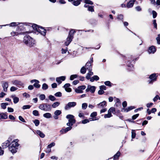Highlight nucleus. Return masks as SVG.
<instances>
[{
  "label": "nucleus",
  "mask_w": 160,
  "mask_h": 160,
  "mask_svg": "<svg viewBox=\"0 0 160 160\" xmlns=\"http://www.w3.org/2000/svg\"><path fill=\"white\" fill-rule=\"evenodd\" d=\"M66 118L68 119V122L67 123V125L69 127L65 128H62L60 131L61 134L66 133L68 131H70L72 128V126L76 122V120L74 118V117L73 115L68 114L66 116Z\"/></svg>",
  "instance_id": "obj_1"
},
{
  "label": "nucleus",
  "mask_w": 160,
  "mask_h": 160,
  "mask_svg": "<svg viewBox=\"0 0 160 160\" xmlns=\"http://www.w3.org/2000/svg\"><path fill=\"white\" fill-rule=\"evenodd\" d=\"M32 25V27L33 30H36L37 32H38L41 35L45 36L46 35V30L42 27H39L35 24H30Z\"/></svg>",
  "instance_id": "obj_2"
},
{
  "label": "nucleus",
  "mask_w": 160,
  "mask_h": 160,
  "mask_svg": "<svg viewBox=\"0 0 160 160\" xmlns=\"http://www.w3.org/2000/svg\"><path fill=\"white\" fill-rule=\"evenodd\" d=\"M23 42L28 46L32 47L35 44V41L34 39L28 35H26L24 37Z\"/></svg>",
  "instance_id": "obj_3"
},
{
  "label": "nucleus",
  "mask_w": 160,
  "mask_h": 160,
  "mask_svg": "<svg viewBox=\"0 0 160 160\" xmlns=\"http://www.w3.org/2000/svg\"><path fill=\"white\" fill-rule=\"evenodd\" d=\"M75 32H76L73 29L70 31L68 36L67 38V41L65 43L66 46H68L71 42L73 38V34Z\"/></svg>",
  "instance_id": "obj_4"
},
{
  "label": "nucleus",
  "mask_w": 160,
  "mask_h": 160,
  "mask_svg": "<svg viewBox=\"0 0 160 160\" xmlns=\"http://www.w3.org/2000/svg\"><path fill=\"white\" fill-rule=\"evenodd\" d=\"M39 108L42 110L45 111H49L51 110V105L47 103L41 104L39 106Z\"/></svg>",
  "instance_id": "obj_5"
},
{
  "label": "nucleus",
  "mask_w": 160,
  "mask_h": 160,
  "mask_svg": "<svg viewBox=\"0 0 160 160\" xmlns=\"http://www.w3.org/2000/svg\"><path fill=\"white\" fill-rule=\"evenodd\" d=\"M76 105V102H68L64 107V109L66 110L69 109L71 108L75 107Z\"/></svg>",
  "instance_id": "obj_6"
},
{
  "label": "nucleus",
  "mask_w": 160,
  "mask_h": 160,
  "mask_svg": "<svg viewBox=\"0 0 160 160\" xmlns=\"http://www.w3.org/2000/svg\"><path fill=\"white\" fill-rule=\"evenodd\" d=\"M149 78L150 80H149L148 81L149 83H152L154 81H156L157 79L156 74L153 73L150 76Z\"/></svg>",
  "instance_id": "obj_7"
},
{
  "label": "nucleus",
  "mask_w": 160,
  "mask_h": 160,
  "mask_svg": "<svg viewBox=\"0 0 160 160\" xmlns=\"http://www.w3.org/2000/svg\"><path fill=\"white\" fill-rule=\"evenodd\" d=\"M12 83L14 85H16L18 87L23 86V84L22 82L18 80H15L12 81Z\"/></svg>",
  "instance_id": "obj_8"
},
{
  "label": "nucleus",
  "mask_w": 160,
  "mask_h": 160,
  "mask_svg": "<svg viewBox=\"0 0 160 160\" xmlns=\"http://www.w3.org/2000/svg\"><path fill=\"white\" fill-rule=\"evenodd\" d=\"M2 86L3 88V91L7 92V89L8 87V84L7 82H3L2 83Z\"/></svg>",
  "instance_id": "obj_9"
},
{
  "label": "nucleus",
  "mask_w": 160,
  "mask_h": 160,
  "mask_svg": "<svg viewBox=\"0 0 160 160\" xmlns=\"http://www.w3.org/2000/svg\"><path fill=\"white\" fill-rule=\"evenodd\" d=\"M129 59L127 63V66L129 67L132 68L133 67V64L132 63L131 64V61H133L134 59L132 57L128 58Z\"/></svg>",
  "instance_id": "obj_10"
},
{
  "label": "nucleus",
  "mask_w": 160,
  "mask_h": 160,
  "mask_svg": "<svg viewBox=\"0 0 160 160\" xmlns=\"http://www.w3.org/2000/svg\"><path fill=\"white\" fill-rule=\"evenodd\" d=\"M135 0H130L128 3L127 5V7L128 8H130L132 7L134 5Z\"/></svg>",
  "instance_id": "obj_11"
},
{
  "label": "nucleus",
  "mask_w": 160,
  "mask_h": 160,
  "mask_svg": "<svg viewBox=\"0 0 160 160\" xmlns=\"http://www.w3.org/2000/svg\"><path fill=\"white\" fill-rule=\"evenodd\" d=\"M86 69L88 71L92 70V66L90 62H88L85 66Z\"/></svg>",
  "instance_id": "obj_12"
},
{
  "label": "nucleus",
  "mask_w": 160,
  "mask_h": 160,
  "mask_svg": "<svg viewBox=\"0 0 160 160\" xmlns=\"http://www.w3.org/2000/svg\"><path fill=\"white\" fill-rule=\"evenodd\" d=\"M135 108V107L134 106H131L126 108H122L121 110V111L127 112Z\"/></svg>",
  "instance_id": "obj_13"
},
{
  "label": "nucleus",
  "mask_w": 160,
  "mask_h": 160,
  "mask_svg": "<svg viewBox=\"0 0 160 160\" xmlns=\"http://www.w3.org/2000/svg\"><path fill=\"white\" fill-rule=\"evenodd\" d=\"M18 139L15 140L13 141L11 143V146L10 147L18 148Z\"/></svg>",
  "instance_id": "obj_14"
},
{
  "label": "nucleus",
  "mask_w": 160,
  "mask_h": 160,
  "mask_svg": "<svg viewBox=\"0 0 160 160\" xmlns=\"http://www.w3.org/2000/svg\"><path fill=\"white\" fill-rule=\"evenodd\" d=\"M10 145V142L8 140L6 141L2 144V147L3 148H6L9 146Z\"/></svg>",
  "instance_id": "obj_15"
},
{
  "label": "nucleus",
  "mask_w": 160,
  "mask_h": 160,
  "mask_svg": "<svg viewBox=\"0 0 160 160\" xmlns=\"http://www.w3.org/2000/svg\"><path fill=\"white\" fill-rule=\"evenodd\" d=\"M156 51V49L154 46H152L150 47L148 50V52L149 54L154 53Z\"/></svg>",
  "instance_id": "obj_16"
},
{
  "label": "nucleus",
  "mask_w": 160,
  "mask_h": 160,
  "mask_svg": "<svg viewBox=\"0 0 160 160\" xmlns=\"http://www.w3.org/2000/svg\"><path fill=\"white\" fill-rule=\"evenodd\" d=\"M106 102L104 101L97 105V107L99 108H102L104 106H106Z\"/></svg>",
  "instance_id": "obj_17"
},
{
  "label": "nucleus",
  "mask_w": 160,
  "mask_h": 160,
  "mask_svg": "<svg viewBox=\"0 0 160 160\" xmlns=\"http://www.w3.org/2000/svg\"><path fill=\"white\" fill-rule=\"evenodd\" d=\"M9 149L10 151L12 153H15L17 152V149L18 148L13 147H9Z\"/></svg>",
  "instance_id": "obj_18"
},
{
  "label": "nucleus",
  "mask_w": 160,
  "mask_h": 160,
  "mask_svg": "<svg viewBox=\"0 0 160 160\" xmlns=\"http://www.w3.org/2000/svg\"><path fill=\"white\" fill-rule=\"evenodd\" d=\"M11 97L13 98V102L15 104L17 103L19 101V98L17 97H15V95H12Z\"/></svg>",
  "instance_id": "obj_19"
},
{
  "label": "nucleus",
  "mask_w": 160,
  "mask_h": 160,
  "mask_svg": "<svg viewBox=\"0 0 160 160\" xmlns=\"http://www.w3.org/2000/svg\"><path fill=\"white\" fill-rule=\"evenodd\" d=\"M8 118V115L5 113H0V119H6Z\"/></svg>",
  "instance_id": "obj_20"
},
{
  "label": "nucleus",
  "mask_w": 160,
  "mask_h": 160,
  "mask_svg": "<svg viewBox=\"0 0 160 160\" xmlns=\"http://www.w3.org/2000/svg\"><path fill=\"white\" fill-rule=\"evenodd\" d=\"M99 77L97 75H94L91 78L90 81L91 82H93L94 80L98 81L99 79Z\"/></svg>",
  "instance_id": "obj_21"
},
{
  "label": "nucleus",
  "mask_w": 160,
  "mask_h": 160,
  "mask_svg": "<svg viewBox=\"0 0 160 160\" xmlns=\"http://www.w3.org/2000/svg\"><path fill=\"white\" fill-rule=\"evenodd\" d=\"M36 133L42 138H44L45 136V134L39 130H37Z\"/></svg>",
  "instance_id": "obj_22"
},
{
  "label": "nucleus",
  "mask_w": 160,
  "mask_h": 160,
  "mask_svg": "<svg viewBox=\"0 0 160 160\" xmlns=\"http://www.w3.org/2000/svg\"><path fill=\"white\" fill-rule=\"evenodd\" d=\"M93 74V72H92V70L89 71V72L87 73L86 76V78L88 79H90V77Z\"/></svg>",
  "instance_id": "obj_23"
},
{
  "label": "nucleus",
  "mask_w": 160,
  "mask_h": 160,
  "mask_svg": "<svg viewBox=\"0 0 160 160\" xmlns=\"http://www.w3.org/2000/svg\"><path fill=\"white\" fill-rule=\"evenodd\" d=\"M89 91L92 93H94L96 89L95 87L94 86H91L90 85H89Z\"/></svg>",
  "instance_id": "obj_24"
},
{
  "label": "nucleus",
  "mask_w": 160,
  "mask_h": 160,
  "mask_svg": "<svg viewBox=\"0 0 160 160\" xmlns=\"http://www.w3.org/2000/svg\"><path fill=\"white\" fill-rule=\"evenodd\" d=\"M82 0H77L72 2L73 4L75 6H78L80 4Z\"/></svg>",
  "instance_id": "obj_25"
},
{
  "label": "nucleus",
  "mask_w": 160,
  "mask_h": 160,
  "mask_svg": "<svg viewBox=\"0 0 160 160\" xmlns=\"http://www.w3.org/2000/svg\"><path fill=\"white\" fill-rule=\"evenodd\" d=\"M43 116L45 118H49L51 117L52 116L50 113L47 112L44 114H43Z\"/></svg>",
  "instance_id": "obj_26"
},
{
  "label": "nucleus",
  "mask_w": 160,
  "mask_h": 160,
  "mask_svg": "<svg viewBox=\"0 0 160 160\" xmlns=\"http://www.w3.org/2000/svg\"><path fill=\"white\" fill-rule=\"evenodd\" d=\"M115 108H114L112 107L110 108L108 110V112H110L111 113L112 112L114 114H115V112H115Z\"/></svg>",
  "instance_id": "obj_27"
},
{
  "label": "nucleus",
  "mask_w": 160,
  "mask_h": 160,
  "mask_svg": "<svg viewBox=\"0 0 160 160\" xmlns=\"http://www.w3.org/2000/svg\"><path fill=\"white\" fill-rule=\"evenodd\" d=\"M120 153L119 151H118L117 153L114 156V160L118 159L119 157L120 156Z\"/></svg>",
  "instance_id": "obj_28"
},
{
  "label": "nucleus",
  "mask_w": 160,
  "mask_h": 160,
  "mask_svg": "<svg viewBox=\"0 0 160 160\" xmlns=\"http://www.w3.org/2000/svg\"><path fill=\"white\" fill-rule=\"evenodd\" d=\"M86 69L85 66L82 67L80 70V72L83 74H85L86 72Z\"/></svg>",
  "instance_id": "obj_29"
},
{
  "label": "nucleus",
  "mask_w": 160,
  "mask_h": 160,
  "mask_svg": "<svg viewBox=\"0 0 160 160\" xmlns=\"http://www.w3.org/2000/svg\"><path fill=\"white\" fill-rule=\"evenodd\" d=\"M17 25L18 24H17V23L15 22H13L11 23L10 24L3 25L1 26H2V27L3 26H6L9 25L10 26L13 27V26H15Z\"/></svg>",
  "instance_id": "obj_30"
},
{
  "label": "nucleus",
  "mask_w": 160,
  "mask_h": 160,
  "mask_svg": "<svg viewBox=\"0 0 160 160\" xmlns=\"http://www.w3.org/2000/svg\"><path fill=\"white\" fill-rule=\"evenodd\" d=\"M38 82H36L35 83L33 84V86L37 88H39L40 87V85L39 84V82L38 80H37Z\"/></svg>",
  "instance_id": "obj_31"
},
{
  "label": "nucleus",
  "mask_w": 160,
  "mask_h": 160,
  "mask_svg": "<svg viewBox=\"0 0 160 160\" xmlns=\"http://www.w3.org/2000/svg\"><path fill=\"white\" fill-rule=\"evenodd\" d=\"M60 104V103L59 102H57L54 103L52 106V108H55L58 106Z\"/></svg>",
  "instance_id": "obj_32"
},
{
  "label": "nucleus",
  "mask_w": 160,
  "mask_h": 160,
  "mask_svg": "<svg viewBox=\"0 0 160 160\" xmlns=\"http://www.w3.org/2000/svg\"><path fill=\"white\" fill-rule=\"evenodd\" d=\"M75 92L78 93H82L83 92L82 90H81L80 88H79V87L77 88H76L75 89Z\"/></svg>",
  "instance_id": "obj_33"
},
{
  "label": "nucleus",
  "mask_w": 160,
  "mask_h": 160,
  "mask_svg": "<svg viewBox=\"0 0 160 160\" xmlns=\"http://www.w3.org/2000/svg\"><path fill=\"white\" fill-rule=\"evenodd\" d=\"M48 88V85L46 83H43L42 85V88L43 90H46Z\"/></svg>",
  "instance_id": "obj_34"
},
{
  "label": "nucleus",
  "mask_w": 160,
  "mask_h": 160,
  "mask_svg": "<svg viewBox=\"0 0 160 160\" xmlns=\"http://www.w3.org/2000/svg\"><path fill=\"white\" fill-rule=\"evenodd\" d=\"M33 123L35 124L36 126H38L39 125L40 123V122L38 119H36L33 121Z\"/></svg>",
  "instance_id": "obj_35"
},
{
  "label": "nucleus",
  "mask_w": 160,
  "mask_h": 160,
  "mask_svg": "<svg viewBox=\"0 0 160 160\" xmlns=\"http://www.w3.org/2000/svg\"><path fill=\"white\" fill-rule=\"evenodd\" d=\"M112 113H110V112H108V114H105L104 115V118H109L111 117H112Z\"/></svg>",
  "instance_id": "obj_36"
},
{
  "label": "nucleus",
  "mask_w": 160,
  "mask_h": 160,
  "mask_svg": "<svg viewBox=\"0 0 160 160\" xmlns=\"http://www.w3.org/2000/svg\"><path fill=\"white\" fill-rule=\"evenodd\" d=\"M62 113V112L61 111L59 110H57L55 111L54 114L55 115H56L57 116L59 115Z\"/></svg>",
  "instance_id": "obj_37"
},
{
  "label": "nucleus",
  "mask_w": 160,
  "mask_h": 160,
  "mask_svg": "<svg viewBox=\"0 0 160 160\" xmlns=\"http://www.w3.org/2000/svg\"><path fill=\"white\" fill-rule=\"evenodd\" d=\"M78 75L77 74H74L71 75L70 77V80H73L74 78H77Z\"/></svg>",
  "instance_id": "obj_38"
},
{
  "label": "nucleus",
  "mask_w": 160,
  "mask_h": 160,
  "mask_svg": "<svg viewBox=\"0 0 160 160\" xmlns=\"http://www.w3.org/2000/svg\"><path fill=\"white\" fill-rule=\"evenodd\" d=\"M84 2L87 4L92 5L93 2L90 0H85Z\"/></svg>",
  "instance_id": "obj_39"
},
{
  "label": "nucleus",
  "mask_w": 160,
  "mask_h": 160,
  "mask_svg": "<svg viewBox=\"0 0 160 160\" xmlns=\"http://www.w3.org/2000/svg\"><path fill=\"white\" fill-rule=\"evenodd\" d=\"M32 113L33 115L35 116H38L39 113L38 111L36 110H34L33 111Z\"/></svg>",
  "instance_id": "obj_40"
},
{
  "label": "nucleus",
  "mask_w": 160,
  "mask_h": 160,
  "mask_svg": "<svg viewBox=\"0 0 160 160\" xmlns=\"http://www.w3.org/2000/svg\"><path fill=\"white\" fill-rule=\"evenodd\" d=\"M88 104L86 103H84L82 104V108L83 109H85L87 107Z\"/></svg>",
  "instance_id": "obj_41"
},
{
  "label": "nucleus",
  "mask_w": 160,
  "mask_h": 160,
  "mask_svg": "<svg viewBox=\"0 0 160 160\" xmlns=\"http://www.w3.org/2000/svg\"><path fill=\"white\" fill-rule=\"evenodd\" d=\"M105 84L109 87H111L112 86V84L109 81H107L104 82Z\"/></svg>",
  "instance_id": "obj_42"
},
{
  "label": "nucleus",
  "mask_w": 160,
  "mask_h": 160,
  "mask_svg": "<svg viewBox=\"0 0 160 160\" xmlns=\"http://www.w3.org/2000/svg\"><path fill=\"white\" fill-rule=\"evenodd\" d=\"M117 18L118 19L121 20L122 21H123V16L122 14H120L118 16Z\"/></svg>",
  "instance_id": "obj_43"
},
{
  "label": "nucleus",
  "mask_w": 160,
  "mask_h": 160,
  "mask_svg": "<svg viewBox=\"0 0 160 160\" xmlns=\"http://www.w3.org/2000/svg\"><path fill=\"white\" fill-rule=\"evenodd\" d=\"M49 98L52 101H54L56 100V98L53 96L50 95L49 96Z\"/></svg>",
  "instance_id": "obj_44"
},
{
  "label": "nucleus",
  "mask_w": 160,
  "mask_h": 160,
  "mask_svg": "<svg viewBox=\"0 0 160 160\" xmlns=\"http://www.w3.org/2000/svg\"><path fill=\"white\" fill-rule=\"evenodd\" d=\"M31 107V106L30 105H24L22 108V109H29Z\"/></svg>",
  "instance_id": "obj_45"
},
{
  "label": "nucleus",
  "mask_w": 160,
  "mask_h": 160,
  "mask_svg": "<svg viewBox=\"0 0 160 160\" xmlns=\"http://www.w3.org/2000/svg\"><path fill=\"white\" fill-rule=\"evenodd\" d=\"M54 95L56 97H60L62 96V93L61 92H56L54 94Z\"/></svg>",
  "instance_id": "obj_46"
},
{
  "label": "nucleus",
  "mask_w": 160,
  "mask_h": 160,
  "mask_svg": "<svg viewBox=\"0 0 160 160\" xmlns=\"http://www.w3.org/2000/svg\"><path fill=\"white\" fill-rule=\"evenodd\" d=\"M152 17L153 18H155L157 15V13L154 10L152 11Z\"/></svg>",
  "instance_id": "obj_47"
},
{
  "label": "nucleus",
  "mask_w": 160,
  "mask_h": 160,
  "mask_svg": "<svg viewBox=\"0 0 160 160\" xmlns=\"http://www.w3.org/2000/svg\"><path fill=\"white\" fill-rule=\"evenodd\" d=\"M136 133L135 132V130H132V138H134L136 136Z\"/></svg>",
  "instance_id": "obj_48"
},
{
  "label": "nucleus",
  "mask_w": 160,
  "mask_h": 160,
  "mask_svg": "<svg viewBox=\"0 0 160 160\" xmlns=\"http://www.w3.org/2000/svg\"><path fill=\"white\" fill-rule=\"evenodd\" d=\"M93 7H94L93 6H90V7H89L88 8V10L91 12H94V10Z\"/></svg>",
  "instance_id": "obj_49"
},
{
  "label": "nucleus",
  "mask_w": 160,
  "mask_h": 160,
  "mask_svg": "<svg viewBox=\"0 0 160 160\" xmlns=\"http://www.w3.org/2000/svg\"><path fill=\"white\" fill-rule=\"evenodd\" d=\"M153 22V24L154 27L156 29H157V23H156V21L155 19H154L152 21Z\"/></svg>",
  "instance_id": "obj_50"
},
{
  "label": "nucleus",
  "mask_w": 160,
  "mask_h": 160,
  "mask_svg": "<svg viewBox=\"0 0 160 160\" xmlns=\"http://www.w3.org/2000/svg\"><path fill=\"white\" fill-rule=\"evenodd\" d=\"M40 99L41 100H43L45 99V96L44 94H42L39 96Z\"/></svg>",
  "instance_id": "obj_51"
},
{
  "label": "nucleus",
  "mask_w": 160,
  "mask_h": 160,
  "mask_svg": "<svg viewBox=\"0 0 160 160\" xmlns=\"http://www.w3.org/2000/svg\"><path fill=\"white\" fill-rule=\"evenodd\" d=\"M11 34L12 36H17L18 34V33L15 32H12L11 33Z\"/></svg>",
  "instance_id": "obj_52"
},
{
  "label": "nucleus",
  "mask_w": 160,
  "mask_h": 160,
  "mask_svg": "<svg viewBox=\"0 0 160 160\" xmlns=\"http://www.w3.org/2000/svg\"><path fill=\"white\" fill-rule=\"evenodd\" d=\"M89 122V121L88 119H85L83 120H82V123L85 124L87 123L88 122Z\"/></svg>",
  "instance_id": "obj_53"
},
{
  "label": "nucleus",
  "mask_w": 160,
  "mask_h": 160,
  "mask_svg": "<svg viewBox=\"0 0 160 160\" xmlns=\"http://www.w3.org/2000/svg\"><path fill=\"white\" fill-rule=\"evenodd\" d=\"M18 89L17 88H16L12 86L11 87L10 90L11 92H13L16 90Z\"/></svg>",
  "instance_id": "obj_54"
},
{
  "label": "nucleus",
  "mask_w": 160,
  "mask_h": 160,
  "mask_svg": "<svg viewBox=\"0 0 160 160\" xmlns=\"http://www.w3.org/2000/svg\"><path fill=\"white\" fill-rule=\"evenodd\" d=\"M97 115V113L96 112H92L90 115V117H94Z\"/></svg>",
  "instance_id": "obj_55"
},
{
  "label": "nucleus",
  "mask_w": 160,
  "mask_h": 160,
  "mask_svg": "<svg viewBox=\"0 0 160 160\" xmlns=\"http://www.w3.org/2000/svg\"><path fill=\"white\" fill-rule=\"evenodd\" d=\"M99 88L100 89L103 90H106V87L104 85H102L100 86Z\"/></svg>",
  "instance_id": "obj_56"
},
{
  "label": "nucleus",
  "mask_w": 160,
  "mask_h": 160,
  "mask_svg": "<svg viewBox=\"0 0 160 160\" xmlns=\"http://www.w3.org/2000/svg\"><path fill=\"white\" fill-rule=\"evenodd\" d=\"M23 95L24 97H25L26 98H29L30 97V95L26 92L24 93L23 94Z\"/></svg>",
  "instance_id": "obj_57"
},
{
  "label": "nucleus",
  "mask_w": 160,
  "mask_h": 160,
  "mask_svg": "<svg viewBox=\"0 0 160 160\" xmlns=\"http://www.w3.org/2000/svg\"><path fill=\"white\" fill-rule=\"evenodd\" d=\"M55 145V143L54 142H52L50 144L48 145L47 147L48 148H51L52 147L54 146Z\"/></svg>",
  "instance_id": "obj_58"
},
{
  "label": "nucleus",
  "mask_w": 160,
  "mask_h": 160,
  "mask_svg": "<svg viewBox=\"0 0 160 160\" xmlns=\"http://www.w3.org/2000/svg\"><path fill=\"white\" fill-rule=\"evenodd\" d=\"M136 10L137 11H140L142 10V8L141 7L139 6H138L135 8Z\"/></svg>",
  "instance_id": "obj_59"
},
{
  "label": "nucleus",
  "mask_w": 160,
  "mask_h": 160,
  "mask_svg": "<svg viewBox=\"0 0 160 160\" xmlns=\"http://www.w3.org/2000/svg\"><path fill=\"white\" fill-rule=\"evenodd\" d=\"M139 114H137L135 115H133L132 117V119L133 120L135 119L139 116Z\"/></svg>",
  "instance_id": "obj_60"
},
{
  "label": "nucleus",
  "mask_w": 160,
  "mask_h": 160,
  "mask_svg": "<svg viewBox=\"0 0 160 160\" xmlns=\"http://www.w3.org/2000/svg\"><path fill=\"white\" fill-rule=\"evenodd\" d=\"M159 95H157L156 96L153 98V101L154 102H156L157 100L158 99Z\"/></svg>",
  "instance_id": "obj_61"
},
{
  "label": "nucleus",
  "mask_w": 160,
  "mask_h": 160,
  "mask_svg": "<svg viewBox=\"0 0 160 160\" xmlns=\"http://www.w3.org/2000/svg\"><path fill=\"white\" fill-rule=\"evenodd\" d=\"M104 92L103 90L100 89V90L98 91V93L99 95H102L104 93Z\"/></svg>",
  "instance_id": "obj_62"
},
{
  "label": "nucleus",
  "mask_w": 160,
  "mask_h": 160,
  "mask_svg": "<svg viewBox=\"0 0 160 160\" xmlns=\"http://www.w3.org/2000/svg\"><path fill=\"white\" fill-rule=\"evenodd\" d=\"M70 84L69 83H66L63 86V87L65 89H66L67 88H69V87H70Z\"/></svg>",
  "instance_id": "obj_63"
},
{
  "label": "nucleus",
  "mask_w": 160,
  "mask_h": 160,
  "mask_svg": "<svg viewBox=\"0 0 160 160\" xmlns=\"http://www.w3.org/2000/svg\"><path fill=\"white\" fill-rule=\"evenodd\" d=\"M153 105V103H149L147 104L146 106L148 108H149L152 106Z\"/></svg>",
  "instance_id": "obj_64"
}]
</instances>
